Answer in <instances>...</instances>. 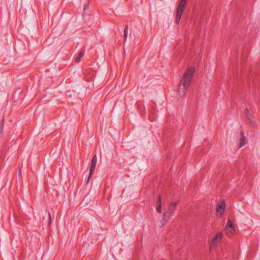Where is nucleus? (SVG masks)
<instances>
[{
  "label": "nucleus",
  "instance_id": "1",
  "mask_svg": "<svg viewBox=\"0 0 260 260\" xmlns=\"http://www.w3.org/2000/svg\"><path fill=\"white\" fill-rule=\"evenodd\" d=\"M194 73V69L192 67L188 68L183 74L179 87L178 92L181 96H184L187 89L191 83L192 76Z\"/></svg>",
  "mask_w": 260,
  "mask_h": 260
},
{
  "label": "nucleus",
  "instance_id": "2",
  "mask_svg": "<svg viewBox=\"0 0 260 260\" xmlns=\"http://www.w3.org/2000/svg\"><path fill=\"white\" fill-rule=\"evenodd\" d=\"M187 3V0H180L178 6L176 16V21L177 24L180 22L181 16L184 10V8Z\"/></svg>",
  "mask_w": 260,
  "mask_h": 260
},
{
  "label": "nucleus",
  "instance_id": "3",
  "mask_svg": "<svg viewBox=\"0 0 260 260\" xmlns=\"http://www.w3.org/2000/svg\"><path fill=\"white\" fill-rule=\"evenodd\" d=\"M225 231L229 236L233 234L235 231L234 223L231 220H229L225 227Z\"/></svg>",
  "mask_w": 260,
  "mask_h": 260
},
{
  "label": "nucleus",
  "instance_id": "4",
  "mask_svg": "<svg viewBox=\"0 0 260 260\" xmlns=\"http://www.w3.org/2000/svg\"><path fill=\"white\" fill-rule=\"evenodd\" d=\"M96 161H97L96 155H94L92 159V160H91L87 182H88L90 177L92 176V175L93 173V172L95 170Z\"/></svg>",
  "mask_w": 260,
  "mask_h": 260
},
{
  "label": "nucleus",
  "instance_id": "5",
  "mask_svg": "<svg viewBox=\"0 0 260 260\" xmlns=\"http://www.w3.org/2000/svg\"><path fill=\"white\" fill-rule=\"evenodd\" d=\"M222 238V233L221 232H218L215 236V237L212 239L211 243L210 246L211 247L215 246L217 243L219 242Z\"/></svg>",
  "mask_w": 260,
  "mask_h": 260
},
{
  "label": "nucleus",
  "instance_id": "6",
  "mask_svg": "<svg viewBox=\"0 0 260 260\" xmlns=\"http://www.w3.org/2000/svg\"><path fill=\"white\" fill-rule=\"evenodd\" d=\"M172 211L170 210H169L167 212H166L163 214V217L162 219V221H163V223H165L167 221L168 219L171 216L172 214Z\"/></svg>",
  "mask_w": 260,
  "mask_h": 260
},
{
  "label": "nucleus",
  "instance_id": "7",
  "mask_svg": "<svg viewBox=\"0 0 260 260\" xmlns=\"http://www.w3.org/2000/svg\"><path fill=\"white\" fill-rule=\"evenodd\" d=\"M225 209V204L223 203L222 204L218 205L217 207V212L219 214H222L224 213Z\"/></svg>",
  "mask_w": 260,
  "mask_h": 260
},
{
  "label": "nucleus",
  "instance_id": "8",
  "mask_svg": "<svg viewBox=\"0 0 260 260\" xmlns=\"http://www.w3.org/2000/svg\"><path fill=\"white\" fill-rule=\"evenodd\" d=\"M84 55V51H81L78 54L76 58H75V61L78 63L80 61L81 58L83 57Z\"/></svg>",
  "mask_w": 260,
  "mask_h": 260
},
{
  "label": "nucleus",
  "instance_id": "9",
  "mask_svg": "<svg viewBox=\"0 0 260 260\" xmlns=\"http://www.w3.org/2000/svg\"><path fill=\"white\" fill-rule=\"evenodd\" d=\"M246 144V138L245 137H241L240 140L239 147L241 148Z\"/></svg>",
  "mask_w": 260,
  "mask_h": 260
},
{
  "label": "nucleus",
  "instance_id": "10",
  "mask_svg": "<svg viewBox=\"0 0 260 260\" xmlns=\"http://www.w3.org/2000/svg\"><path fill=\"white\" fill-rule=\"evenodd\" d=\"M177 206V203L176 202H172L169 208V210H171L172 212L174 210Z\"/></svg>",
  "mask_w": 260,
  "mask_h": 260
},
{
  "label": "nucleus",
  "instance_id": "11",
  "mask_svg": "<svg viewBox=\"0 0 260 260\" xmlns=\"http://www.w3.org/2000/svg\"><path fill=\"white\" fill-rule=\"evenodd\" d=\"M244 113L245 115V117L248 119H249L250 121H251V115H250V112L248 109H246Z\"/></svg>",
  "mask_w": 260,
  "mask_h": 260
},
{
  "label": "nucleus",
  "instance_id": "12",
  "mask_svg": "<svg viewBox=\"0 0 260 260\" xmlns=\"http://www.w3.org/2000/svg\"><path fill=\"white\" fill-rule=\"evenodd\" d=\"M128 25H126L124 28V36L125 38V40L127 38L128 35Z\"/></svg>",
  "mask_w": 260,
  "mask_h": 260
},
{
  "label": "nucleus",
  "instance_id": "13",
  "mask_svg": "<svg viewBox=\"0 0 260 260\" xmlns=\"http://www.w3.org/2000/svg\"><path fill=\"white\" fill-rule=\"evenodd\" d=\"M157 206H161V199L160 195L158 196V200L157 201Z\"/></svg>",
  "mask_w": 260,
  "mask_h": 260
},
{
  "label": "nucleus",
  "instance_id": "14",
  "mask_svg": "<svg viewBox=\"0 0 260 260\" xmlns=\"http://www.w3.org/2000/svg\"><path fill=\"white\" fill-rule=\"evenodd\" d=\"M156 211L158 213H161L162 212V208L161 206H157L156 207Z\"/></svg>",
  "mask_w": 260,
  "mask_h": 260
},
{
  "label": "nucleus",
  "instance_id": "15",
  "mask_svg": "<svg viewBox=\"0 0 260 260\" xmlns=\"http://www.w3.org/2000/svg\"><path fill=\"white\" fill-rule=\"evenodd\" d=\"M48 216H49V223H50V222H51V215H50V213H48Z\"/></svg>",
  "mask_w": 260,
  "mask_h": 260
},
{
  "label": "nucleus",
  "instance_id": "16",
  "mask_svg": "<svg viewBox=\"0 0 260 260\" xmlns=\"http://www.w3.org/2000/svg\"><path fill=\"white\" fill-rule=\"evenodd\" d=\"M240 134H241V137H245L244 136V132H243V131H241Z\"/></svg>",
  "mask_w": 260,
  "mask_h": 260
},
{
  "label": "nucleus",
  "instance_id": "17",
  "mask_svg": "<svg viewBox=\"0 0 260 260\" xmlns=\"http://www.w3.org/2000/svg\"><path fill=\"white\" fill-rule=\"evenodd\" d=\"M19 176H21V171H20V170H19Z\"/></svg>",
  "mask_w": 260,
  "mask_h": 260
},
{
  "label": "nucleus",
  "instance_id": "18",
  "mask_svg": "<svg viewBox=\"0 0 260 260\" xmlns=\"http://www.w3.org/2000/svg\"><path fill=\"white\" fill-rule=\"evenodd\" d=\"M3 126H4V125H3V124L2 123V125H1L2 128H3Z\"/></svg>",
  "mask_w": 260,
  "mask_h": 260
}]
</instances>
